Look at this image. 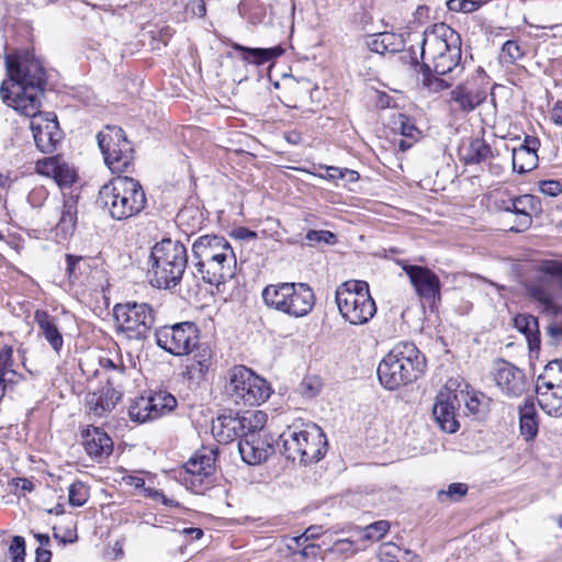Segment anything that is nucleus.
Segmentation results:
<instances>
[{"instance_id": "7c9ffc66", "label": "nucleus", "mask_w": 562, "mask_h": 562, "mask_svg": "<svg viewBox=\"0 0 562 562\" xmlns=\"http://www.w3.org/2000/svg\"><path fill=\"white\" fill-rule=\"evenodd\" d=\"M233 48L236 52L243 53V59L245 61L257 66H261L268 61H271L284 53V49L279 45L269 48H251L240 44H235Z\"/></svg>"}, {"instance_id": "0eeeda50", "label": "nucleus", "mask_w": 562, "mask_h": 562, "mask_svg": "<svg viewBox=\"0 0 562 562\" xmlns=\"http://www.w3.org/2000/svg\"><path fill=\"white\" fill-rule=\"evenodd\" d=\"M148 263V276L153 286L175 288L180 283L188 265L187 248L180 241L165 238L151 248Z\"/></svg>"}, {"instance_id": "f257e3e1", "label": "nucleus", "mask_w": 562, "mask_h": 562, "mask_svg": "<svg viewBox=\"0 0 562 562\" xmlns=\"http://www.w3.org/2000/svg\"><path fill=\"white\" fill-rule=\"evenodd\" d=\"M4 61L8 79L0 87L2 101L21 114H33L47 85L43 63L27 49L5 55Z\"/></svg>"}, {"instance_id": "7ed1b4c3", "label": "nucleus", "mask_w": 562, "mask_h": 562, "mask_svg": "<svg viewBox=\"0 0 562 562\" xmlns=\"http://www.w3.org/2000/svg\"><path fill=\"white\" fill-rule=\"evenodd\" d=\"M198 274L211 285H218L235 276L236 256L225 237L203 235L192 244Z\"/></svg>"}, {"instance_id": "72a5a7b5", "label": "nucleus", "mask_w": 562, "mask_h": 562, "mask_svg": "<svg viewBox=\"0 0 562 562\" xmlns=\"http://www.w3.org/2000/svg\"><path fill=\"white\" fill-rule=\"evenodd\" d=\"M378 558L381 562H415L418 559L416 554L408 550H403L392 542L380 546Z\"/></svg>"}, {"instance_id": "603ef678", "label": "nucleus", "mask_w": 562, "mask_h": 562, "mask_svg": "<svg viewBox=\"0 0 562 562\" xmlns=\"http://www.w3.org/2000/svg\"><path fill=\"white\" fill-rule=\"evenodd\" d=\"M541 193L557 196L562 193V183L559 180H543L538 183Z\"/></svg>"}, {"instance_id": "b1692460", "label": "nucleus", "mask_w": 562, "mask_h": 562, "mask_svg": "<svg viewBox=\"0 0 562 562\" xmlns=\"http://www.w3.org/2000/svg\"><path fill=\"white\" fill-rule=\"evenodd\" d=\"M540 140L533 136H526L524 143L512 150L513 170L518 173H526L538 166L537 151Z\"/></svg>"}, {"instance_id": "412c9836", "label": "nucleus", "mask_w": 562, "mask_h": 562, "mask_svg": "<svg viewBox=\"0 0 562 562\" xmlns=\"http://www.w3.org/2000/svg\"><path fill=\"white\" fill-rule=\"evenodd\" d=\"M498 389L508 397H519L528 390L522 370L505 360H498L493 370Z\"/></svg>"}, {"instance_id": "052dcab7", "label": "nucleus", "mask_w": 562, "mask_h": 562, "mask_svg": "<svg viewBox=\"0 0 562 562\" xmlns=\"http://www.w3.org/2000/svg\"><path fill=\"white\" fill-rule=\"evenodd\" d=\"M321 553V546L315 543H308L300 551V554L304 559L316 560Z\"/></svg>"}, {"instance_id": "1a4fd4ad", "label": "nucleus", "mask_w": 562, "mask_h": 562, "mask_svg": "<svg viewBox=\"0 0 562 562\" xmlns=\"http://www.w3.org/2000/svg\"><path fill=\"white\" fill-rule=\"evenodd\" d=\"M261 297L267 307L294 318L308 315L315 305L314 291L303 282L268 284Z\"/></svg>"}, {"instance_id": "c756f323", "label": "nucleus", "mask_w": 562, "mask_h": 562, "mask_svg": "<svg viewBox=\"0 0 562 562\" xmlns=\"http://www.w3.org/2000/svg\"><path fill=\"white\" fill-rule=\"evenodd\" d=\"M515 328L524 334L531 351L540 348V330L538 318L530 314H517L514 318Z\"/></svg>"}, {"instance_id": "37998d69", "label": "nucleus", "mask_w": 562, "mask_h": 562, "mask_svg": "<svg viewBox=\"0 0 562 562\" xmlns=\"http://www.w3.org/2000/svg\"><path fill=\"white\" fill-rule=\"evenodd\" d=\"M525 55L524 49L516 41H507L502 46L501 60L505 64H515Z\"/></svg>"}, {"instance_id": "423d86ee", "label": "nucleus", "mask_w": 562, "mask_h": 562, "mask_svg": "<svg viewBox=\"0 0 562 562\" xmlns=\"http://www.w3.org/2000/svg\"><path fill=\"white\" fill-rule=\"evenodd\" d=\"M98 202L113 220L125 221L143 212L147 199L139 181L119 176L101 187Z\"/></svg>"}, {"instance_id": "a878e982", "label": "nucleus", "mask_w": 562, "mask_h": 562, "mask_svg": "<svg viewBox=\"0 0 562 562\" xmlns=\"http://www.w3.org/2000/svg\"><path fill=\"white\" fill-rule=\"evenodd\" d=\"M78 194H64L59 221L56 225L57 231L64 238L71 236L76 229L78 215Z\"/></svg>"}, {"instance_id": "c85d7f7f", "label": "nucleus", "mask_w": 562, "mask_h": 562, "mask_svg": "<svg viewBox=\"0 0 562 562\" xmlns=\"http://www.w3.org/2000/svg\"><path fill=\"white\" fill-rule=\"evenodd\" d=\"M460 156L464 165H479L494 158V153L483 138H473L461 149Z\"/></svg>"}, {"instance_id": "8fccbe9b", "label": "nucleus", "mask_w": 562, "mask_h": 562, "mask_svg": "<svg viewBox=\"0 0 562 562\" xmlns=\"http://www.w3.org/2000/svg\"><path fill=\"white\" fill-rule=\"evenodd\" d=\"M379 35L383 42L384 47L387 49L389 53H396L402 48L403 41L396 34L383 32L380 33Z\"/></svg>"}, {"instance_id": "f03ea898", "label": "nucleus", "mask_w": 562, "mask_h": 562, "mask_svg": "<svg viewBox=\"0 0 562 562\" xmlns=\"http://www.w3.org/2000/svg\"><path fill=\"white\" fill-rule=\"evenodd\" d=\"M538 269L546 277L529 281L526 292L542 314L552 317L546 330L555 345L562 337V260H544Z\"/></svg>"}, {"instance_id": "20e7f679", "label": "nucleus", "mask_w": 562, "mask_h": 562, "mask_svg": "<svg viewBox=\"0 0 562 562\" xmlns=\"http://www.w3.org/2000/svg\"><path fill=\"white\" fill-rule=\"evenodd\" d=\"M426 56L435 75H451L450 79H453L463 70L461 37L446 23L434 24L423 33L420 57L424 59Z\"/></svg>"}, {"instance_id": "6ab92c4d", "label": "nucleus", "mask_w": 562, "mask_h": 562, "mask_svg": "<svg viewBox=\"0 0 562 562\" xmlns=\"http://www.w3.org/2000/svg\"><path fill=\"white\" fill-rule=\"evenodd\" d=\"M403 270L423 301L429 305H435L436 302L440 301L441 283L432 270L415 265H405Z\"/></svg>"}, {"instance_id": "79ce46f5", "label": "nucleus", "mask_w": 562, "mask_h": 562, "mask_svg": "<svg viewBox=\"0 0 562 562\" xmlns=\"http://www.w3.org/2000/svg\"><path fill=\"white\" fill-rule=\"evenodd\" d=\"M89 498L88 487L80 481H76L68 488V501L71 506L80 507Z\"/></svg>"}, {"instance_id": "de8ad7c7", "label": "nucleus", "mask_w": 562, "mask_h": 562, "mask_svg": "<svg viewBox=\"0 0 562 562\" xmlns=\"http://www.w3.org/2000/svg\"><path fill=\"white\" fill-rule=\"evenodd\" d=\"M468 492V485L464 483H451L448 486L447 491H440L438 493V497L441 502H443V498H450L453 501L460 499L462 496H464Z\"/></svg>"}, {"instance_id": "864d4df0", "label": "nucleus", "mask_w": 562, "mask_h": 562, "mask_svg": "<svg viewBox=\"0 0 562 562\" xmlns=\"http://www.w3.org/2000/svg\"><path fill=\"white\" fill-rule=\"evenodd\" d=\"M82 259L83 258L81 256L70 254L66 255V271L70 280L78 279V277L81 274V271L79 270V263Z\"/></svg>"}, {"instance_id": "a211bd4d", "label": "nucleus", "mask_w": 562, "mask_h": 562, "mask_svg": "<svg viewBox=\"0 0 562 562\" xmlns=\"http://www.w3.org/2000/svg\"><path fill=\"white\" fill-rule=\"evenodd\" d=\"M272 441L263 427L247 430L244 438L238 442L241 459L250 465L260 464L274 451Z\"/></svg>"}, {"instance_id": "cd10ccee", "label": "nucleus", "mask_w": 562, "mask_h": 562, "mask_svg": "<svg viewBox=\"0 0 562 562\" xmlns=\"http://www.w3.org/2000/svg\"><path fill=\"white\" fill-rule=\"evenodd\" d=\"M34 319L45 339L48 341L50 347L57 353L61 350L64 339L59 331L56 319L49 315L46 311H36Z\"/></svg>"}, {"instance_id": "2f4dec72", "label": "nucleus", "mask_w": 562, "mask_h": 562, "mask_svg": "<svg viewBox=\"0 0 562 562\" xmlns=\"http://www.w3.org/2000/svg\"><path fill=\"white\" fill-rule=\"evenodd\" d=\"M519 426L520 434L525 440H532L538 434V418L535 403L527 398L519 407Z\"/></svg>"}, {"instance_id": "9d476101", "label": "nucleus", "mask_w": 562, "mask_h": 562, "mask_svg": "<svg viewBox=\"0 0 562 562\" xmlns=\"http://www.w3.org/2000/svg\"><path fill=\"white\" fill-rule=\"evenodd\" d=\"M335 301L341 317L351 325H364L376 313L369 284L361 280L341 283L335 292Z\"/></svg>"}, {"instance_id": "9b49d317", "label": "nucleus", "mask_w": 562, "mask_h": 562, "mask_svg": "<svg viewBox=\"0 0 562 562\" xmlns=\"http://www.w3.org/2000/svg\"><path fill=\"white\" fill-rule=\"evenodd\" d=\"M225 393L239 406H259L271 395L270 384L245 366H235L227 373Z\"/></svg>"}, {"instance_id": "5fc2aeb1", "label": "nucleus", "mask_w": 562, "mask_h": 562, "mask_svg": "<svg viewBox=\"0 0 562 562\" xmlns=\"http://www.w3.org/2000/svg\"><path fill=\"white\" fill-rule=\"evenodd\" d=\"M333 553L352 555L356 552V548L352 541L348 539H339L335 541L333 547L330 548Z\"/></svg>"}, {"instance_id": "bb28decb", "label": "nucleus", "mask_w": 562, "mask_h": 562, "mask_svg": "<svg viewBox=\"0 0 562 562\" xmlns=\"http://www.w3.org/2000/svg\"><path fill=\"white\" fill-rule=\"evenodd\" d=\"M451 100L463 112H471L486 99L485 91L468 86L459 85L451 91Z\"/></svg>"}, {"instance_id": "0e129e2a", "label": "nucleus", "mask_w": 562, "mask_h": 562, "mask_svg": "<svg viewBox=\"0 0 562 562\" xmlns=\"http://www.w3.org/2000/svg\"><path fill=\"white\" fill-rule=\"evenodd\" d=\"M325 169H326V175L321 176L322 178L327 179V180L342 179V168L327 166Z\"/></svg>"}, {"instance_id": "f8f14e48", "label": "nucleus", "mask_w": 562, "mask_h": 562, "mask_svg": "<svg viewBox=\"0 0 562 562\" xmlns=\"http://www.w3.org/2000/svg\"><path fill=\"white\" fill-rule=\"evenodd\" d=\"M113 317L117 333L130 340H145L155 325L156 314L148 303L128 301L114 305Z\"/></svg>"}, {"instance_id": "4468645a", "label": "nucleus", "mask_w": 562, "mask_h": 562, "mask_svg": "<svg viewBox=\"0 0 562 562\" xmlns=\"http://www.w3.org/2000/svg\"><path fill=\"white\" fill-rule=\"evenodd\" d=\"M538 404L550 416H562V359L550 361L537 379Z\"/></svg>"}, {"instance_id": "338daca9", "label": "nucleus", "mask_w": 562, "mask_h": 562, "mask_svg": "<svg viewBox=\"0 0 562 562\" xmlns=\"http://www.w3.org/2000/svg\"><path fill=\"white\" fill-rule=\"evenodd\" d=\"M191 213H198V210L192 209V207H186V209L181 210L177 214V223L180 226L184 225L187 223L188 218L191 216Z\"/></svg>"}, {"instance_id": "58836bf2", "label": "nucleus", "mask_w": 562, "mask_h": 562, "mask_svg": "<svg viewBox=\"0 0 562 562\" xmlns=\"http://www.w3.org/2000/svg\"><path fill=\"white\" fill-rule=\"evenodd\" d=\"M460 403L463 402L467 411L475 416H480L485 412L486 403L484 402V396H479L477 394L460 391L458 392Z\"/></svg>"}, {"instance_id": "13d9d810", "label": "nucleus", "mask_w": 562, "mask_h": 562, "mask_svg": "<svg viewBox=\"0 0 562 562\" xmlns=\"http://www.w3.org/2000/svg\"><path fill=\"white\" fill-rule=\"evenodd\" d=\"M194 458H199V463L203 467L209 476L213 474L215 457L212 451L209 454L195 453Z\"/></svg>"}, {"instance_id": "6e6d98bb", "label": "nucleus", "mask_w": 562, "mask_h": 562, "mask_svg": "<svg viewBox=\"0 0 562 562\" xmlns=\"http://www.w3.org/2000/svg\"><path fill=\"white\" fill-rule=\"evenodd\" d=\"M22 379V375L14 371L12 368L0 374V386L3 387V395L7 387L16 384Z\"/></svg>"}, {"instance_id": "4be33fe9", "label": "nucleus", "mask_w": 562, "mask_h": 562, "mask_svg": "<svg viewBox=\"0 0 562 562\" xmlns=\"http://www.w3.org/2000/svg\"><path fill=\"white\" fill-rule=\"evenodd\" d=\"M81 439L86 452L93 459L108 458L113 451L111 437L100 427H87L81 434Z\"/></svg>"}, {"instance_id": "aec40b11", "label": "nucleus", "mask_w": 562, "mask_h": 562, "mask_svg": "<svg viewBox=\"0 0 562 562\" xmlns=\"http://www.w3.org/2000/svg\"><path fill=\"white\" fill-rule=\"evenodd\" d=\"M460 407L459 394L447 384L436 396L432 415L439 427L449 434L458 431L460 425L456 409Z\"/></svg>"}, {"instance_id": "774afa93", "label": "nucleus", "mask_w": 562, "mask_h": 562, "mask_svg": "<svg viewBox=\"0 0 562 562\" xmlns=\"http://www.w3.org/2000/svg\"><path fill=\"white\" fill-rule=\"evenodd\" d=\"M52 558V552L46 549L38 547L35 551V561L36 562H49Z\"/></svg>"}, {"instance_id": "473e14b6", "label": "nucleus", "mask_w": 562, "mask_h": 562, "mask_svg": "<svg viewBox=\"0 0 562 562\" xmlns=\"http://www.w3.org/2000/svg\"><path fill=\"white\" fill-rule=\"evenodd\" d=\"M413 54H415L413 52ZM411 65L416 69V71L422 72L424 76L423 83L426 86L429 90L438 92L441 90H445L450 87V82L446 79L438 78L434 76V70L431 69V66L429 63L423 61L419 63L416 55H411Z\"/></svg>"}, {"instance_id": "c03bdc74", "label": "nucleus", "mask_w": 562, "mask_h": 562, "mask_svg": "<svg viewBox=\"0 0 562 562\" xmlns=\"http://www.w3.org/2000/svg\"><path fill=\"white\" fill-rule=\"evenodd\" d=\"M305 239L307 245L312 247L318 244L335 245L337 241V237L334 233L316 229H310L305 235Z\"/></svg>"}, {"instance_id": "2eb2a0df", "label": "nucleus", "mask_w": 562, "mask_h": 562, "mask_svg": "<svg viewBox=\"0 0 562 562\" xmlns=\"http://www.w3.org/2000/svg\"><path fill=\"white\" fill-rule=\"evenodd\" d=\"M158 347L173 356L190 355L200 339V330L193 322L177 323L155 331Z\"/></svg>"}, {"instance_id": "5701e85b", "label": "nucleus", "mask_w": 562, "mask_h": 562, "mask_svg": "<svg viewBox=\"0 0 562 562\" xmlns=\"http://www.w3.org/2000/svg\"><path fill=\"white\" fill-rule=\"evenodd\" d=\"M36 171L53 178L60 188L69 187L77 180L76 171L57 156L38 160Z\"/></svg>"}, {"instance_id": "f704fd0d", "label": "nucleus", "mask_w": 562, "mask_h": 562, "mask_svg": "<svg viewBox=\"0 0 562 562\" xmlns=\"http://www.w3.org/2000/svg\"><path fill=\"white\" fill-rule=\"evenodd\" d=\"M504 209L516 215L536 213L540 210V202L538 198L532 194H524L509 200Z\"/></svg>"}, {"instance_id": "3c124183", "label": "nucleus", "mask_w": 562, "mask_h": 562, "mask_svg": "<svg viewBox=\"0 0 562 562\" xmlns=\"http://www.w3.org/2000/svg\"><path fill=\"white\" fill-rule=\"evenodd\" d=\"M447 5L450 11L464 13L473 12L479 8L477 3L472 0H449Z\"/></svg>"}, {"instance_id": "ddd939ff", "label": "nucleus", "mask_w": 562, "mask_h": 562, "mask_svg": "<svg viewBox=\"0 0 562 562\" xmlns=\"http://www.w3.org/2000/svg\"><path fill=\"white\" fill-rule=\"evenodd\" d=\"M97 139L104 162L111 171H127L134 160V149L124 131L120 126L108 125L99 132Z\"/></svg>"}, {"instance_id": "09e8293b", "label": "nucleus", "mask_w": 562, "mask_h": 562, "mask_svg": "<svg viewBox=\"0 0 562 562\" xmlns=\"http://www.w3.org/2000/svg\"><path fill=\"white\" fill-rule=\"evenodd\" d=\"M188 356L189 358L187 360H213V351L211 347L206 342H201L200 339Z\"/></svg>"}, {"instance_id": "49530a36", "label": "nucleus", "mask_w": 562, "mask_h": 562, "mask_svg": "<svg viewBox=\"0 0 562 562\" xmlns=\"http://www.w3.org/2000/svg\"><path fill=\"white\" fill-rule=\"evenodd\" d=\"M184 470L192 476V484H194L195 481L202 483L204 477H209L203 467L199 463V458H194V456L184 464Z\"/></svg>"}, {"instance_id": "69168bd1", "label": "nucleus", "mask_w": 562, "mask_h": 562, "mask_svg": "<svg viewBox=\"0 0 562 562\" xmlns=\"http://www.w3.org/2000/svg\"><path fill=\"white\" fill-rule=\"evenodd\" d=\"M531 214L532 213H526V214L517 215L518 216V224H517V227L515 228L516 232H522V231L527 229L530 226V224H531Z\"/></svg>"}, {"instance_id": "4c0bfd02", "label": "nucleus", "mask_w": 562, "mask_h": 562, "mask_svg": "<svg viewBox=\"0 0 562 562\" xmlns=\"http://www.w3.org/2000/svg\"><path fill=\"white\" fill-rule=\"evenodd\" d=\"M394 128L400 132L402 137H406L408 139H420L422 137V131L417 128L409 116L403 113H400L394 120Z\"/></svg>"}, {"instance_id": "39448f33", "label": "nucleus", "mask_w": 562, "mask_h": 562, "mask_svg": "<svg viewBox=\"0 0 562 562\" xmlns=\"http://www.w3.org/2000/svg\"><path fill=\"white\" fill-rule=\"evenodd\" d=\"M426 358L413 342L397 344L378 366L381 385L390 391L408 385L425 372Z\"/></svg>"}, {"instance_id": "a19ab883", "label": "nucleus", "mask_w": 562, "mask_h": 562, "mask_svg": "<svg viewBox=\"0 0 562 562\" xmlns=\"http://www.w3.org/2000/svg\"><path fill=\"white\" fill-rule=\"evenodd\" d=\"M213 360H187L186 375L189 380L199 381L204 379Z\"/></svg>"}, {"instance_id": "dca6fc26", "label": "nucleus", "mask_w": 562, "mask_h": 562, "mask_svg": "<svg viewBox=\"0 0 562 562\" xmlns=\"http://www.w3.org/2000/svg\"><path fill=\"white\" fill-rule=\"evenodd\" d=\"M267 422V415L261 411L244 416L221 415L212 424V434L220 443H229L243 439L249 429H261Z\"/></svg>"}, {"instance_id": "393cba45", "label": "nucleus", "mask_w": 562, "mask_h": 562, "mask_svg": "<svg viewBox=\"0 0 562 562\" xmlns=\"http://www.w3.org/2000/svg\"><path fill=\"white\" fill-rule=\"evenodd\" d=\"M120 398L121 393L113 386L106 385L87 395V406L90 413L101 417L105 413L111 412Z\"/></svg>"}, {"instance_id": "6e6552de", "label": "nucleus", "mask_w": 562, "mask_h": 562, "mask_svg": "<svg viewBox=\"0 0 562 562\" xmlns=\"http://www.w3.org/2000/svg\"><path fill=\"white\" fill-rule=\"evenodd\" d=\"M280 452L293 462L311 464L324 458L327 451V438L316 424L289 427L279 437Z\"/></svg>"}, {"instance_id": "e433bc0d", "label": "nucleus", "mask_w": 562, "mask_h": 562, "mask_svg": "<svg viewBox=\"0 0 562 562\" xmlns=\"http://www.w3.org/2000/svg\"><path fill=\"white\" fill-rule=\"evenodd\" d=\"M147 397L150 401L151 409L157 414L158 418L172 412L177 406L176 397L164 390L155 392Z\"/></svg>"}, {"instance_id": "a18cd8bd", "label": "nucleus", "mask_w": 562, "mask_h": 562, "mask_svg": "<svg viewBox=\"0 0 562 562\" xmlns=\"http://www.w3.org/2000/svg\"><path fill=\"white\" fill-rule=\"evenodd\" d=\"M9 558L11 562H24L25 540L21 536H14L9 546Z\"/></svg>"}, {"instance_id": "680f3d73", "label": "nucleus", "mask_w": 562, "mask_h": 562, "mask_svg": "<svg viewBox=\"0 0 562 562\" xmlns=\"http://www.w3.org/2000/svg\"><path fill=\"white\" fill-rule=\"evenodd\" d=\"M368 47L371 52L380 54V55H384L385 53H389L387 49L384 47L380 35L372 37L368 42Z\"/></svg>"}, {"instance_id": "bf43d9fd", "label": "nucleus", "mask_w": 562, "mask_h": 562, "mask_svg": "<svg viewBox=\"0 0 562 562\" xmlns=\"http://www.w3.org/2000/svg\"><path fill=\"white\" fill-rule=\"evenodd\" d=\"M47 191L43 187H40L33 189L30 192L27 200L32 206L36 207L42 204V202L47 198Z\"/></svg>"}, {"instance_id": "c9c22d12", "label": "nucleus", "mask_w": 562, "mask_h": 562, "mask_svg": "<svg viewBox=\"0 0 562 562\" xmlns=\"http://www.w3.org/2000/svg\"><path fill=\"white\" fill-rule=\"evenodd\" d=\"M128 416L133 422L143 424L158 418L151 409L150 401L147 396L137 397L128 407Z\"/></svg>"}, {"instance_id": "f3484780", "label": "nucleus", "mask_w": 562, "mask_h": 562, "mask_svg": "<svg viewBox=\"0 0 562 562\" xmlns=\"http://www.w3.org/2000/svg\"><path fill=\"white\" fill-rule=\"evenodd\" d=\"M31 117V130L36 147L42 153H53L61 139V131L54 112H41L36 109Z\"/></svg>"}, {"instance_id": "ea45409f", "label": "nucleus", "mask_w": 562, "mask_h": 562, "mask_svg": "<svg viewBox=\"0 0 562 562\" xmlns=\"http://www.w3.org/2000/svg\"><path fill=\"white\" fill-rule=\"evenodd\" d=\"M391 525L387 520L374 521L361 529V539L379 541L387 533Z\"/></svg>"}, {"instance_id": "4d7b16f0", "label": "nucleus", "mask_w": 562, "mask_h": 562, "mask_svg": "<svg viewBox=\"0 0 562 562\" xmlns=\"http://www.w3.org/2000/svg\"><path fill=\"white\" fill-rule=\"evenodd\" d=\"M13 350L11 347L4 346L0 350V374L12 368L13 363Z\"/></svg>"}, {"instance_id": "e2e57ef3", "label": "nucleus", "mask_w": 562, "mask_h": 562, "mask_svg": "<svg viewBox=\"0 0 562 562\" xmlns=\"http://www.w3.org/2000/svg\"><path fill=\"white\" fill-rule=\"evenodd\" d=\"M550 117L557 125H562V100H558L550 110Z\"/></svg>"}]
</instances>
